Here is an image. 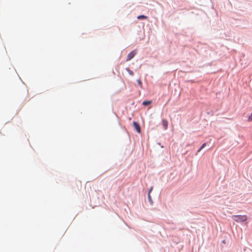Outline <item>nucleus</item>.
<instances>
[{
	"mask_svg": "<svg viewBox=\"0 0 252 252\" xmlns=\"http://www.w3.org/2000/svg\"><path fill=\"white\" fill-rule=\"evenodd\" d=\"M233 220L237 222H243L247 220V218L246 216H233L232 217Z\"/></svg>",
	"mask_w": 252,
	"mask_h": 252,
	"instance_id": "1",
	"label": "nucleus"
},
{
	"mask_svg": "<svg viewBox=\"0 0 252 252\" xmlns=\"http://www.w3.org/2000/svg\"><path fill=\"white\" fill-rule=\"evenodd\" d=\"M136 54V52L135 50L132 51L131 52H130L127 56L126 61H130L134 57Z\"/></svg>",
	"mask_w": 252,
	"mask_h": 252,
	"instance_id": "2",
	"label": "nucleus"
},
{
	"mask_svg": "<svg viewBox=\"0 0 252 252\" xmlns=\"http://www.w3.org/2000/svg\"><path fill=\"white\" fill-rule=\"evenodd\" d=\"M133 126L134 128L136 129V131L140 133L141 132V128L138 123L136 122H133Z\"/></svg>",
	"mask_w": 252,
	"mask_h": 252,
	"instance_id": "3",
	"label": "nucleus"
},
{
	"mask_svg": "<svg viewBox=\"0 0 252 252\" xmlns=\"http://www.w3.org/2000/svg\"><path fill=\"white\" fill-rule=\"evenodd\" d=\"M162 125L164 126L165 129H167L168 127V122L166 120L163 119L162 120Z\"/></svg>",
	"mask_w": 252,
	"mask_h": 252,
	"instance_id": "4",
	"label": "nucleus"
},
{
	"mask_svg": "<svg viewBox=\"0 0 252 252\" xmlns=\"http://www.w3.org/2000/svg\"><path fill=\"white\" fill-rule=\"evenodd\" d=\"M126 70L128 72V73L130 75L133 76L134 75L133 72L132 70H130L129 68H126Z\"/></svg>",
	"mask_w": 252,
	"mask_h": 252,
	"instance_id": "5",
	"label": "nucleus"
},
{
	"mask_svg": "<svg viewBox=\"0 0 252 252\" xmlns=\"http://www.w3.org/2000/svg\"><path fill=\"white\" fill-rule=\"evenodd\" d=\"M152 103L151 101H144L143 102L142 104L144 106L148 105Z\"/></svg>",
	"mask_w": 252,
	"mask_h": 252,
	"instance_id": "6",
	"label": "nucleus"
},
{
	"mask_svg": "<svg viewBox=\"0 0 252 252\" xmlns=\"http://www.w3.org/2000/svg\"><path fill=\"white\" fill-rule=\"evenodd\" d=\"M147 17L144 15H139L137 17L138 19H147Z\"/></svg>",
	"mask_w": 252,
	"mask_h": 252,
	"instance_id": "7",
	"label": "nucleus"
},
{
	"mask_svg": "<svg viewBox=\"0 0 252 252\" xmlns=\"http://www.w3.org/2000/svg\"><path fill=\"white\" fill-rule=\"evenodd\" d=\"M206 146V143L203 144V145L201 146V147L199 148V149L198 150V152H199L203 148L205 147Z\"/></svg>",
	"mask_w": 252,
	"mask_h": 252,
	"instance_id": "8",
	"label": "nucleus"
},
{
	"mask_svg": "<svg viewBox=\"0 0 252 252\" xmlns=\"http://www.w3.org/2000/svg\"><path fill=\"white\" fill-rule=\"evenodd\" d=\"M248 121L249 122L252 121V113H251V115L249 117Z\"/></svg>",
	"mask_w": 252,
	"mask_h": 252,
	"instance_id": "9",
	"label": "nucleus"
},
{
	"mask_svg": "<svg viewBox=\"0 0 252 252\" xmlns=\"http://www.w3.org/2000/svg\"><path fill=\"white\" fill-rule=\"evenodd\" d=\"M137 83H138V85L141 87H142V82L141 81V80L140 79H138L137 80Z\"/></svg>",
	"mask_w": 252,
	"mask_h": 252,
	"instance_id": "10",
	"label": "nucleus"
},
{
	"mask_svg": "<svg viewBox=\"0 0 252 252\" xmlns=\"http://www.w3.org/2000/svg\"><path fill=\"white\" fill-rule=\"evenodd\" d=\"M148 199H149V201L151 202L152 201V198H151V197L150 194H148Z\"/></svg>",
	"mask_w": 252,
	"mask_h": 252,
	"instance_id": "11",
	"label": "nucleus"
},
{
	"mask_svg": "<svg viewBox=\"0 0 252 252\" xmlns=\"http://www.w3.org/2000/svg\"><path fill=\"white\" fill-rule=\"evenodd\" d=\"M152 189H153V188H151L149 190V194H150V192L152 191Z\"/></svg>",
	"mask_w": 252,
	"mask_h": 252,
	"instance_id": "12",
	"label": "nucleus"
}]
</instances>
